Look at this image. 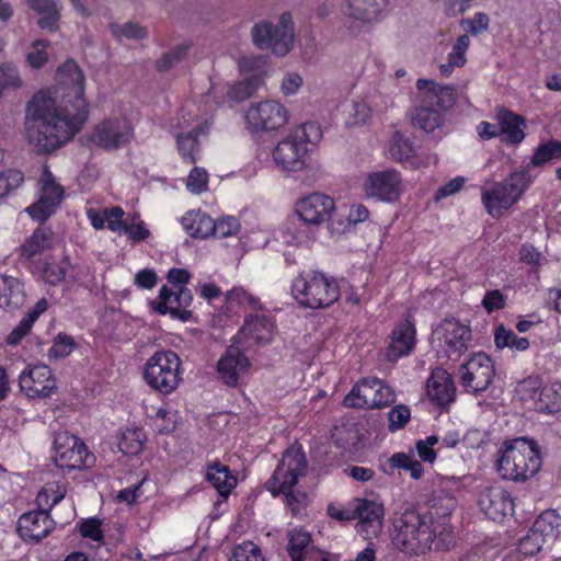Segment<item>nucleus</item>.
Wrapping results in <instances>:
<instances>
[{
	"instance_id": "774afa93",
	"label": "nucleus",
	"mask_w": 561,
	"mask_h": 561,
	"mask_svg": "<svg viewBox=\"0 0 561 561\" xmlns=\"http://www.w3.org/2000/svg\"><path fill=\"white\" fill-rule=\"evenodd\" d=\"M302 82L298 72H286L280 81V91L286 96L294 95L300 90Z\"/></svg>"
},
{
	"instance_id": "39448f33",
	"label": "nucleus",
	"mask_w": 561,
	"mask_h": 561,
	"mask_svg": "<svg viewBox=\"0 0 561 561\" xmlns=\"http://www.w3.org/2000/svg\"><path fill=\"white\" fill-rule=\"evenodd\" d=\"M307 460L300 447L291 446L285 450L271 479L265 483L273 496L284 494L293 516L306 515L308 496L304 492H293L298 479L305 474Z\"/></svg>"
},
{
	"instance_id": "5701e85b",
	"label": "nucleus",
	"mask_w": 561,
	"mask_h": 561,
	"mask_svg": "<svg viewBox=\"0 0 561 561\" xmlns=\"http://www.w3.org/2000/svg\"><path fill=\"white\" fill-rule=\"evenodd\" d=\"M354 514L358 519L357 533L365 538L377 537L382 528L383 506L381 503L367 500H354Z\"/></svg>"
},
{
	"instance_id": "c03bdc74",
	"label": "nucleus",
	"mask_w": 561,
	"mask_h": 561,
	"mask_svg": "<svg viewBox=\"0 0 561 561\" xmlns=\"http://www.w3.org/2000/svg\"><path fill=\"white\" fill-rule=\"evenodd\" d=\"M110 31L117 41H141L148 37L147 27L135 22H126L123 24L112 23L110 24Z\"/></svg>"
},
{
	"instance_id": "cd10ccee",
	"label": "nucleus",
	"mask_w": 561,
	"mask_h": 561,
	"mask_svg": "<svg viewBox=\"0 0 561 561\" xmlns=\"http://www.w3.org/2000/svg\"><path fill=\"white\" fill-rule=\"evenodd\" d=\"M426 392L428 399L439 407L450 404L456 397V388L451 375L443 369L435 368L427 380Z\"/></svg>"
},
{
	"instance_id": "2f4dec72",
	"label": "nucleus",
	"mask_w": 561,
	"mask_h": 561,
	"mask_svg": "<svg viewBox=\"0 0 561 561\" xmlns=\"http://www.w3.org/2000/svg\"><path fill=\"white\" fill-rule=\"evenodd\" d=\"M181 224L184 230L192 237L208 238L214 234L215 220L199 209L187 211L181 218Z\"/></svg>"
},
{
	"instance_id": "864d4df0",
	"label": "nucleus",
	"mask_w": 561,
	"mask_h": 561,
	"mask_svg": "<svg viewBox=\"0 0 561 561\" xmlns=\"http://www.w3.org/2000/svg\"><path fill=\"white\" fill-rule=\"evenodd\" d=\"M77 347V343L73 337L66 333H58L53 341V345L48 351V357L50 359H61L70 355L75 348Z\"/></svg>"
},
{
	"instance_id": "79ce46f5",
	"label": "nucleus",
	"mask_w": 561,
	"mask_h": 561,
	"mask_svg": "<svg viewBox=\"0 0 561 561\" xmlns=\"http://www.w3.org/2000/svg\"><path fill=\"white\" fill-rule=\"evenodd\" d=\"M477 440H480L479 431H470L465 436H461L458 431L453 430L446 432L443 436H439V443L437 446L440 451L445 448H456L460 443L470 448H474L479 447V442Z\"/></svg>"
},
{
	"instance_id": "9b49d317",
	"label": "nucleus",
	"mask_w": 561,
	"mask_h": 561,
	"mask_svg": "<svg viewBox=\"0 0 561 561\" xmlns=\"http://www.w3.org/2000/svg\"><path fill=\"white\" fill-rule=\"evenodd\" d=\"M433 344L449 359L459 358L471 341L469 325L450 318L443 320L432 333Z\"/></svg>"
},
{
	"instance_id": "a211bd4d",
	"label": "nucleus",
	"mask_w": 561,
	"mask_h": 561,
	"mask_svg": "<svg viewBox=\"0 0 561 561\" xmlns=\"http://www.w3.org/2000/svg\"><path fill=\"white\" fill-rule=\"evenodd\" d=\"M364 192L368 198L386 203L397 202L403 192L400 172L386 169L368 174L364 182Z\"/></svg>"
},
{
	"instance_id": "bb28decb",
	"label": "nucleus",
	"mask_w": 561,
	"mask_h": 561,
	"mask_svg": "<svg viewBox=\"0 0 561 561\" xmlns=\"http://www.w3.org/2000/svg\"><path fill=\"white\" fill-rule=\"evenodd\" d=\"M275 324L266 314H250L239 331V339L247 346L270 343L273 339Z\"/></svg>"
},
{
	"instance_id": "de8ad7c7",
	"label": "nucleus",
	"mask_w": 561,
	"mask_h": 561,
	"mask_svg": "<svg viewBox=\"0 0 561 561\" xmlns=\"http://www.w3.org/2000/svg\"><path fill=\"white\" fill-rule=\"evenodd\" d=\"M146 435L141 428H127L119 440V449L125 455H137L144 446Z\"/></svg>"
},
{
	"instance_id": "0e129e2a",
	"label": "nucleus",
	"mask_w": 561,
	"mask_h": 561,
	"mask_svg": "<svg viewBox=\"0 0 561 561\" xmlns=\"http://www.w3.org/2000/svg\"><path fill=\"white\" fill-rule=\"evenodd\" d=\"M547 543L539 535L530 529L528 534L518 542V552L525 557L538 553L542 546Z\"/></svg>"
},
{
	"instance_id": "423d86ee",
	"label": "nucleus",
	"mask_w": 561,
	"mask_h": 561,
	"mask_svg": "<svg viewBox=\"0 0 561 561\" xmlns=\"http://www.w3.org/2000/svg\"><path fill=\"white\" fill-rule=\"evenodd\" d=\"M542 465L538 444L525 437L505 442L497 453L496 469L504 480L524 482L533 478Z\"/></svg>"
},
{
	"instance_id": "4c0bfd02",
	"label": "nucleus",
	"mask_w": 561,
	"mask_h": 561,
	"mask_svg": "<svg viewBox=\"0 0 561 561\" xmlns=\"http://www.w3.org/2000/svg\"><path fill=\"white\" fill-rule=\"evenodd\" d=\"M470 45V38L468 35H460L454 44L451 51L448 54V60L446 64L439 66V71L444 77H449L455 68L465 66L466 51Z\"/></svg>"
},
{
	"instance_id": "13d9d810",
	"label": "nucleus",
	"mask_w": 561,
	"mask_h": 561,
	"mask_svg": "<svg viewBox=\"0 0 561 561\" xmlns=\"http://www.w3.org/2000/svg\"><path fill=\"white\" fill-rule=\"evenodd\" d=\"M209 175L203 168H193L186 178V188L190 193L199 195L208 190Z\"/></svg>"
},
{
	"instance_id": "c756f323",
	"label": "nucleus",
	"mask_w": 561,
	"mask_h": 561,
	"mask_svg": "<svg viewBox=\"0 0 561 561\" xmlns=\"http://www.w3.org/2000/svg\"><path fill=\"white\" fill-rule=\"evenodd\" d=\"M24 301L25 293L20 279L0 274V309L16 310L23 306Z\"/></svg>"
},
{
	"instance_id": "6e6d98bb",
	"label": "nucleus",
	"mask_w": 561,
	"mask_h": 561,
	"mask_svg": "<svg viewBox=\"0 0 561 561\" xmlns=\"http://www.w3.org/2000/svg\"><path fill=\"white\" fill-rule=\"evenodd\" d=\"M227 300L231 304L249 308L251 310H262L263 306L260 299L245 290L243 287H233L227 293Z\"/></svg>"
},
{
	"instance_id": "e433bc0d",
	"label": "nucleus",
	"mask_w": 561,
	"mask_h": 561,
	"mask_svg": "<svg viewBox=\"0 0 561 561\" xmlns=\"http://www.w3.org/2000/svg\"><path fill=\"white\" fill-rule=\"evenodd\" d=\"M535 409L545 413H557L561 411V383L553 382L541 388Z\"/></svg>"
},
{
	"instance_id": "338daca9",
	"label": "nucleus",
	"mask_w": 561,
	"mask_h": 561,
	"mask_svg": "<svg viewBox=\"0 0 561 561\" xmlns=\"http://www.w3.org/2000/svg\"><path fill=\"white\" fill-rule=\"evenodd\" d=\"M461 24L467 32L478 35L488 30L490 19L485 13L477 12L472 18L463 20Z\"/></svg>"
},
{
	"instance_id": "a19ab883",
	"label": "nucleus",
	"mask_w": 561,
	"mask_h": 561,
	"mask_svg": "<svg viewBox=\"0 0 561 561\" xmlns=\"http://www.w3.org/2000/svg\"><path fill=\"white\" fill-rule=\"evenodd\" d=\"M70 270H73V267L69 260L65 257L60 263H46L43 268V277L51 285L60 283L67 276L73 282H82L80 273H73Z\"/></svg>"
},
{
	"instance_id": "a18cd8bd",
	"label": "nucleus",
	"mask_w": 561,
	"mask_h": 561,
	"mask_svg": "<svg viewBox=\"0 0 561 561\" xmlns=\"http://www.w3.org/2000/svg\"><path fill=\"white\" fill-rule=\"evenodd\" d=\"M23 81L16 65L10 61L0 64V98L10 90L20 89Z\"/></svg>"
},
{
	"instance_id": "603ef678",
	"label": "nucleus",
	"mask_w": 561,
	"mask_h": 561,
	"mask_svg": "<svg viewBox=\"0 0 561 561\" xmlns=\"http://www.w3.org/2000/svg\"><path fill=\"white\" fill-rule=\"evenodd\" d=\"M66 495V489L58 482L46 483L36 496L37 504L42 507H48L59 503Z\"/></svg>"
},
{
	"instance_id": "c9c22d12",
	"label": "nucleus",
	"mask_w": 561,
	"mask_h": 561,
	"mask_svg": "<svg viewBox=\"0 0 561 561\" xmlns=\"http://www.w3.org/2000/svg\"><path fill=\"white\" fill-rule=\"evenodd\" d=\"M561 527V516L556 510L542 512L535 520L531 529L547 543L553 541Z\"/></svg>"
},
{
	"instance_id": "09e8293b",
	"label": "nucleus",
	"mask_w": 561,
	"mask_h": 561,
	"mask_svg": "<svg viewBox=\"0 0 561 561\" xmlns=\"http://www.w3.org/2000/svg\"><path fill=\"white\" fill-rule=\"evenodd\" d=\"M347 115L346 124L350 126L365 124L371 115V106L365 99L354 100L344 108Z\"/></svg>"
},
{
	"instance_id": "f3484780",
	"label": "nucleus",
	"mask_w": 561,
	"mask_h": 561,
	"mask_svg": "<svg viewBox=\"0 0 561 561\" xmlns=\"http://www.w3.org/2000/svg\"><path fill=\"white\" fill-rule=\"evenodd\" d=\"M54 449L53 459L56 466L61 469H83L91 466L93 461V456L89 454L84 443L67 432L56 435Z\"/></svg>"
},
{
	"instance_id": "2eb2a0df",
	"label": "nucleus",
	"mask_w": 561,
	"mask_h": 561,
	"mask_svg": "<svg viewBox=\"0 0 561 561\" xmlns=\"http://www.w3.org/2000/svg\"><path fill=\"white\" fill-rule=\"evenodd\" d=\"M494 376L495 367L493 360L483 352L472 354L468 360L459 367L461 386L466 392L476 396L490 387Z\"/></svg>"
},
{
	"instance_id": "4d7b16f0",
	"label": "nucleus",
	"mask_w": 561,
	"mask_h": 561,
	"mask_svg": "<svg viewBox=\"0 0 561 561\" xmlns=\"http://www.w3.org/2000/svg\"><path fill=\"white\" fill-rule=\"evenodd\" d=\"M49 43L46 39H36L34 41L27 53H26V62L34 69L42 68L48 61V53L47 47Z\"/></svg>"
},
{
	"instance_id": "7c9ffc66",
	"label": "nucleus",
	"mask_w": 561,
	"mask_h": 561,
	"mask_svg": "<svg viewBox=\"0 0 561 561\" xmlns=\"http://www.w3.org/2000/svg\"><path fill=\"white\" fill-rule=\"evenodd\" d=\"M497 121L500 125V135H503L502 141L511 145L520 144L525 138V119L513 112L501 108L497 111Z\"/></svg>"
},
{
	"instance_id": "c85d7f7f",
	"label": "nucleus",
	"mask_w": 561,
	"mask_h": 561,
	"mask_svg": "<svg viewBox=\"0 0 561 561\" xmlns=\"http://www.w3.org/2000/svg\"><path fill=\"white\" fill-rule=\"evenodd\" d=\"M415 344V329L409 321L400 323L396 327L390 335L389 345L387 347L386 357L390 362L409 355Z\"/></svg>"
},
{
	"instance_id": "7ed1b4c3",
	"label": "nucleus",
	"mask_w": 561,
	"mask_h": 561,
	"mask_svg": "<svg viewBox=\"0 0 561 561\" xmlns=\"http://www.w3.org/2000/svg\"><path fill=\"white\" fill-rule=\"evenodd\" d=\"M559 157H561V142L554 140L546 142L536 149L527 165L511 171L504 180L495 183L491 188L482 190L481 201L488 214L493 218H500L533 185L536 175L531 174V168L543 165Z\"/></svg>"
},
{
	"instance_id": "f03ea898",
	"label": "nucleus",
	"mask_w": 561,
	"mask_h": 561,
	"mask_svg": "<svg viewBox=\"0 0 561 561\" xmlns=\"http://www.w3.org/2000/svg\"><path fill=\"white\" fill-rule=\"evenodd\" d=\"M446 502L442 515L434 506L426 514L404 511L393 524L391 539L394 547L411 556L423 554L433 546L437 550L448 549L454 540L448 523L454 501L447 499Z\"/></svg>"
},
{
	"instance_id": "5fc2aeb1",
	"label": "nucleus",
	"mask_w": 561,
	"mask_h": 561,
	"mask_svg": "<svg viewBox=\"0 0 561 561\" xmlns=\"http://www.w3.org/2000/svg\"><path fill=\"white\" fill-rule=\"evenodd\" d=\"M229 561H265L261 549L252 541H243L233 547Z\"/></svg>"
},
{
	"instance_id": "58836bf2",
	"label": "nucleus",
	"mask_w": 561,
	"mask_h": 561,
	"mask_svg": "<svg viewBox=\"0 0 561 561\" xmlns=\"http://www.w3.org/2000/svg\"><path fill=\"white\" fill-rule=\"evenodd\" d=\"M415 153L416 149L413 144L402 133L396 131L389 146L390 157L402 164L410 163L414 165Z\"/></svg>"
},
{
	"instance_id": "4be33fe9",
	"label": "nucleus",
	"mask_w": 561,
	"mask_h": 561,
	"mask_svg": "<svg viewBox=\"0 0 561 561\" xmlns=\"http://www.w3.org/2000/svg\"><path fill=\"white\" fill-rule=\"evenodd\" d=\"M193 301L192 291L185 287L169 288L163 285L159 291V302L156 306V311L160 314L169 313L172 319L187 321L192 317L188 310Z\"/></svg>"
},
{
	"instance_id": "9d476101",
	"label": "nucleus",
	"mask_w": 561,
	"mask_h": 561,
	"mask_svg": "<svg viewBox=\"0 0 561 561\" xmlns=\"http://www.w3.org/2000/svg\"><path fill=\"white\" fill-rule=\"evenodd\" d=\"M251 36L253 44L259 49H272L275 55L285 56L294 47L293 18L285 12L275 25L265 20L259 21L252 26Z\"/></svg>"
},
{
	"instance_id": "a878e982",
	"label": "nucleus",
	"mask_w": 561,
	"mask_h": 561,
	"mask_svg": "<svg viewBox=\"0 0 561 561\" xmlns=\"http://www.w3.org/2000/svg\"><path fill=\"white\" fill-rule=\"evenodd\" d=\"M250 367L249 358L234 345H230L217 363V371L221 380L230 387L238 383Z\"/></svg>"
},
{
	"instance_id": "0eeeda50",
	"label": "nucleus",
	"mask_w": 561,
	"mask_h": 561,
	"mask_svg": "<svg viewBox=\"0 0 561 561\" xmlns=\"http://www.w3.org/2000/svg\"><path fill=\"white\" fill-rule=\"evenodd\" d=\"M319 138L320 130L316 124L298 126L276 145L273 150L274 162L287 172H300L310 168L308 145Z\"/></svg>"
},
{
	"instance_id": "680f3d73",
	"label": "nucleus",
	"mask_w": 561,
	"mask_h": 561,
	"mask_svg": "<svg viewBox=\"0 0 561 561\" xmlns=\"http://www.w3.org/2000/svg\"><path fill=\"white\" fill-rule=\"evenodd\" d=\"M24 182V175L15 169L7 170L0 173V198L8 196Z\"/></svg>"
},
{
	"instance_id": "4468645a",
	"label": "nucleus",
	"mask_w": 561,
	"mask_h": 561,
	"mask_svg": "<svg viewBox=\"0 0 561 561\" xmlns=\"http://www.w3.org/2000/svg\"><path fill=\"white\" fill-rule=\"evenodd\" d=\"M393 390L378 378H364L344 398L348 408L380 409L394 401Z\"/></svg>"
},
{
	"instance_id": "f704fd0d",
	"label": "nucleus",
	"mask_w": 561,
	"mask_h": 561,
	"mask_svg": "<svg viewBox=\"0 0 561 561\" xmlns=\"http://www.w3.org/2000/svg\"><path fill=\"white\" fill-rule=\"evenodd\" d=\"M206 479L222 497H227L237 485V478L231 474L229 467L218 461L208 466Z\"/></svg>"
},
{
	"instance_id": "6e6552de",
	"label": "nucleus",
	"mask_w": 561,
	"mask_h": 561,
	"mask_svg": "<svg viewBox=\"0 0 561 561\" xmlns=\"http://www.w3.org/2000/svg\"><path fill=\"white\" fill-rule=\"evenodd\" d=\"M291 295L302 307L323 309L340 298L336 280L320 272H307L296 276L291 283Z\"/></svg>"
},
{
	"instance_id": "393cba45",
	"label": "nucleus",
	"mask_w": 561,
	"mask_h": 561,
	"mask_svg": "<svg viewBox=\"0 0 561 561\" xmlns=\"http://www.w3.org/2000/svg\"><path fill=\"white\" fill-rule=\"evenodd\" d=\"M481 511L493 520H501L513 512L510 493L502 486H488L479 496Z\"/></svg>"
},
{
	"instance_id": "6ab92c4d",
	"label": "nucleus",
	"mask_w": 561,
	"mask_h": 561,
	"mask_svg": "<svg viewBox=\"0 0 561 561\" xmlns=\"http://www.w3.org/2000/svg\"><path fill=\"white\" fill-rule=\"evenodd\" d=\"M38 185L39 198L36 203L28 206L26 211L33 219L44 221L50 217L59 206L64 196V188L56 183L47 165H43Z\"/></svg>"
},
{
	"instance_id": "49530a36",
	"label": "nucleus",
	"mask_w": 561,
	"mask_h": 561,
	"mask_svg": "<svg viewBox=\"0 0 561 561\" xmlns=\"http://www.w3.org/2000/svg\"><path fill=\"white\" fill-rule=\"evenodd\" d=\"M389 466L391 469H402L410 473L414 480L420 479L423 476V467L415 459L413 455L404 453H396L389 459Z\"/></svg>"
},
{
	"instance_id": "37998d69",
	"label": "nucleus",
	"mask_w": 561,
	"mask_h": 561,
	"mask_svg": "<svg viewBox=\"0 0 561 561\" xmlns=\"http://www.w3.org/2000/svg\"><path fill=\"white\" fill-rule=\"evenodd\" d=\"M198 134L199 130L197 128H193L186 134L181 133L176 136L178 149L182 158L190 163H193L197 159V153L199 151V142H198Z\"/></svg>"
},
{
	"instance_id": "e2e57ef3",
	"label": "nucleus",
	"mask_w": 561,
	"mask_h": 561,
	"mask_svg": "<svg viewBox=\"0 0 561 561\" xmlns=\"http://www.w3.org/2000/svg\"><path fill=\"white\" fill-rule=\"evenodd\" d=\"M541 388V382L537 377H528L518 382L516 392L520 400L525 402L531 401L535 404V401L538 399L537 394L539 396Z\"/></svg>"
},
{
	"instance_id": "dca6fc26",
	"label": "nucleus",
	"mask_w": 561,
	"mask_h": 561,
	"mask_svg": "<svg viewBox=\"0 0 561 561\" xmlns=\"http://www.w3.org/2000/svg\"><path fill=\"white\" fill-rule=\"evenodd\" d=\"M244 119L251 131H272L288 122V111L278 101L265 100L252 103L245 111Z\"/></svg>"
},
{
	"instance_id": "69168bd1",
	"label": "nucleus",
	"mask_w": 561,
	"mask_h": 561,
	"mask_svg": "<svg viewBox=\"0 0 561 561\" xmlns=\"http://www.w3.org/2000/svg\"><path fill=\"white\" fill-rule=\"evenodd\" d=\"M388 417L389 428L391 431L402 428L411 417L410 409L403 404L396 405L389 411Z\"/></svg>"
},
{
	"instance_id": "3c124183",
	"label": "nucleus",
	"mask_w": 561,
	"mask_h": 561,
	"mask_svg": "<svg viewBox=\"0 0 561 561\" xmlns=\"http://www.w3.org/2000/svg\"><path fill=\"white\" fill-rule=\"evenodd\" d=\"M191 48L190 43H182L173 48H171L169 51L164 53L157 61H156V68L160 72L168 71L172 69L176 64L182 61L186 56Z\"/></svg>"
},
{
	"instance_id": "f8f14e48",
	"label": "nucleus",
	"mask_w": 561,
	"mask_h": 561,
	"mask_svg": "<svg viewBox=\"0 0 561 561\" xmlns=\"http://www.w3.org/2000/svg\"><path fill=\"white\" fill-rule=\"evenodd\" d=\"M389 0H344L342 24L351 34L357 35L364 28L377 23Z\"/></svg>"
},
{
	"instance_id": "8fccbe9b",
	"label": "nucleus",
	"mask_w": 561,
	"mask_h": 561,
	"mask_svg": "<svg viewBox=\"0 0 561 561\" xmlns=\"http://www.w3.org/2000/svg\"><path fill=\"white\" fill-rule=\"evenodd\" d=\"M494 342L497 348L510 347L515 351H526L529 347L526 337L517 336L512 330H506L503 325L496 329Z\"/></svg>"
},
{
	"instance_id": "20e7f679",
	"label": "nucleus",
	"mask_w": 561,
	"mask_h": 561,
	"mask_svg": "<svg viewBox=\"0 0 561 561\" xmlns=\"http://www.w3.org/2000/svg\"><path fill=\"white\" fill-rule=\"evenodd\" d=\"M415 87L417 103L409 111L410 122L413 127L432 133L443 125L444 114L454 106L455 90L427 79H419Z\"/></svg>"
},
{
	"instance_id": "ea45409f",
	"label": "nucleus",
	"mask_w": 561,
	"mask_h": 561,
	"mask_svg": "<svg viewBox=\"0 0 561 561\" xmlns=\"http://www.w3.org/2000/svg\"><path fill=\"white\" fill-rule=\"evenodd\" d=\"M51 231L48 228H37L21 247V254L31 259L50 247Z\"/></svg>"
},
{
	"instance_id": "72a5a7b5",
	"label": "nucleus",
	"mask_w": 561,
	"mask_h": 561,
	"mask_svg": "<svg viewBox=\"0 0 561 561\" xmlns=\"http://www.w3.org/2000/svg\"><path fill=\"white\" fill-rule=\"evenodd\" d=\"M287 552L291 561H305L312 551L311 534L302 527H296L288 531Z\"/></svg>"
},
{
	"instance_id": "1a4fd4ad",
	"label": "nucleus",
	"mask_w": 561,
	"mask_h": 561,
	"mask_svg": "<svg viewBox=\"0 0 561 561\" xmlns=\"http://www.w3.org/2000/svg\"><path fill=\"white\" fill-rule=\"evenodd\" d=\"M144 378L153 390L169 394L182 381V362L173 351H159L148 358Z\"/></svg>"
},
{
	"instance_id": "052dcab7",
	"label": "nucleus",
	"mask_w": 561,
	"mask_h": 561,
	"mask_svg": "<svg viewBox=\"0 0 561 561\" xmlns=\"http://www.w3.org/2000/svg\"><path fill=\"white\" fill-rule=\"evenodd\" d=\"M439 443L438 435H431L425 439H420L416 442L415 448L419 457L425 462H434L437 455L440 453L438 450L437 444Z\"/></svg>"
},
{
	"instance_id": "473e14b6",
	"label": "nucleus",
	"mask_w": 561,
	"mask_h": 561,
	"mask_svg": "<svg viewBox=\"0 0 561 561\" xmlns=\"http://www.w3.org/2000/svg\"><path fill=\"white\" fill-rule=\"evenodd\" d=\"M27 5L39 15L37 24L41 28L55 32L58 30L60 8L55 0H26Z\"/></svg>"
},
{
	"instance_id": "bf43d9fd",
	"label": "nucleus",
	"mask_w": 561,
	"mask_h": 561,
	"mask_svg": "<svg viewBox=\"0 0 561 561\" xmlns=\"http://www.w3.org/2000/svg\"><path fill=\"white\" fill-rule=\"evenodd\" d=\"M214 237L219 239L238 236L241 225L234 216H224L215 221Z\"/></svg>"
},
{
	"instance_id": "412c9836",
	"label": "nucleus",
	"mask_w": 561,
	"mask_h": 561,
	"mask_svg": "<svg viewBox=\"0 0 561 561\" xmlns=\"http://www.w3.org/2000/svg\"><path fill=\"white\" fill-rule=\"evenodd\" d=\"M295 209L304 222L319 226L331 219L335 211V203L329 195L314 192L301 197Z\"/></svg>"
},
{
	"instance_id": "b1692460",
	"label": "nucleus",
	"mask_w": 561,
	"mask_h": 561,
	"mask_svg": "<svg viewBox=\"0 0 561 561\" xmlns=\"http://www.w3.org/2000/svg\"><path fill=\"white\" fill-rule=\"evenodd\" d=\"M54 528V520L46 508L24 513L18 520V533L24 540L38 542Z\"/></svg>"
},
{
	"instance_id": "f257e3e1",
	"label": "nucleus",
	"mask_w": 561,
	"mask_h": 561,
	"mask_svg": "<svg viewBox=\"0 0 561 561\" xmlns=\"http://www.w3.org/2000/svg\"><path fill=\"white\" fill-rule=\"evenodd\" d=\"M84 81L77 62L67 60L57 70L55 90L38 91L26 103L24 136L35 151L51 152L79 133L88 117Z\"/></svg>"
},
{
	"instance_id": "ddd939ff",
	"label": "nucleus",
	"mask_w": 561,
	"mask_h": 561,
	"mask_svg": "<svg viewBox=\"0 0 561 561\" xmlns=\"http://www.w3.org/2000/svg\"><path fill=\"white\" fill-rule=\"evenodd\" d=\"M134 138V128L125 117L105 118L98 123L88 136L95 147L115 151L127 146Z\"/></svg>"
},
{
	"instance_id": "aec40b11",
	"label": "nucleus",
	"mask_w": 561,
	"mask_h": 561,
	"mask_svg": "<svg viewBox=\"0 0 561 561\" xmlns=\"http://www.w3.org/2000/svg\"><path fill=\"white\" fill-rule=\"evenodd\" d=\"M21 391L32 399H45L57 390L51 369L44 364L28 365L19 376Z\"/></svg>"
}]
</instances>
